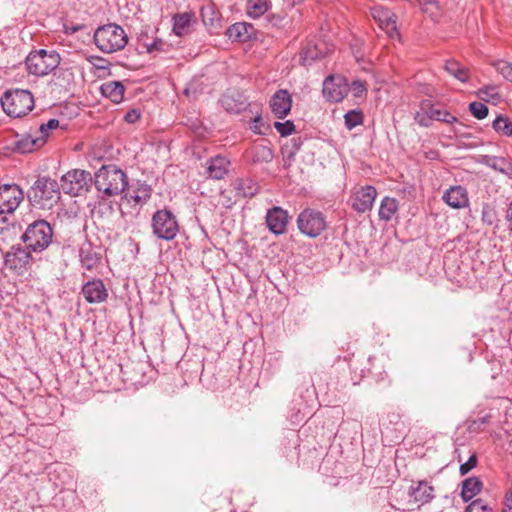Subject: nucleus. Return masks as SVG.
<instances>
[{"label": "nucleus", "instance_id": "obj_57", "mask_svg": "<svg viewBox=\"0 0 512 512\" xmlns=\"http://www.w3.org/2000/svg\"><path fill=\"white\" fill-rule=\"evenodd\" d=\"M408 2L410 3H419V4H422V1L423 0H407Z\"/></svg>", "mask_w": 512, "mask_h": 512}, {"label": "nucleus", "instance_id": "obj_12", "mask_svg": "<svg viewBox=\"0 0 512 512\" xmlns=\"http://www.w3.org/2000/svg\"><path fill=\"white\" fill-rule=\"evenodd\" d=\"M349 91V85L342 76H329L323 82V95L330 102L342 101Z\"/></svg>", "mask_w": 512, "mask_h": 512}, {"label": "nucleus", "instance_id": "obj_5", "mask_svg": "<svg viewBox=\"0 0 512 512\" xmlns=\"http://www.w3.org/2000/svg\"><path fill=\"white\" fill-rule=\"evenodd\" d=\"M60 62L61 57L55 50L38 49L27 55L25 66L29 74L46 76L55 70Z\"/></svg>", "mask_w": 512, "mask_h": 512}, {"label": "nucleus", "instance_id": "obj_38", "mask_svg": "<svg viewBox=\"0 0 512 512\" xmlns=\"http://www.w3.org/2000/svg\"><path fill=\"white\" fill-rule=\"evenodd\" d=\"M345 126L351 130L356 126L362 124L363 114L360 110H351L344 115Z\"/></svg>", "mask_w": 512, "mask_h": 512}, {"label": "nucleus", "instance_id": "obj_9", "mask_svg": "<svg viewBox=\"0 0 512 512\" xmlns=\"http://www.w3.org/2000/svg\"><path fill=\"white\" fill-rule=\"evenodd\" d=\"M92 182L91 174L85 170L74 169L61 177L60 189L71 196H79L88 190Z\"/></svg>", "mask_w": 512, "mask_h": 512}, {"label": "nucleus", "instance_id": "obj_15", "mask_svg": "<svg viewBox=\"0 0 512 512\" xmlns=\"http://www.w3.org/2000/svg\"><path fill=\"white\" fill-rule=\"evenodd\" d=\"M272 113L279 119H284L292 107V97L285 89L276 91L270 99Z\"/></svg>", "mask_w": 512, "mask_h": 512}, {"label": "nucleus", "instance_id": "obj_37", "mask_svg": "<svg viewBox=\"0 0 512 512\" xmlns=\"http://www.w3.org/2000/svg\"><path fill=\"white\" fill-rule=\"evenodd\" d=\"M492 127L498 133H501L505 136H512V124L509 119L504 116H497V118L492 123Z\"/></svg>", "mask_w": 512, "mask_h": 512}, {"label": "nucleus", "instance_id": "obj_44", "mask_svg": "<svg viewBox=\"0 0 512 512\" xmlns=\"http://www.w3.org/2000/svg\"><path fill=\"white\" fill-rule=\"evenodd\" d=\"M477 465V457L476 455H471L469 457V459L461 464L460 466V474L461 475H466L468 472H470L473 468H475Z\"/></svg>", "mask_w": 512, "mask_h": 512}, {"label": "nucleus", "instance_id": "obj_11", "mask_svg": "<svg viewBox=\"0 0 512 512\" xmlns=\"http://www.w3.org/2000/svg\"><path fill=\"white\" fill-rule=\"evenodd\" d=\"M24 198L23 191L16 184L0 186V213H12Z\"/></svg>", "mask_w": 512, "mask_h": 512}, {"label": "nucleus", "instance_id": "obj_55", "mask_svg": "<svg viewBox=\"0 0 512 512\" xmlns=\"http://www.w3.org/2000/svg\"><path fill=\"white\" fill-rule=\"evenodd\" d=\"M506 220L508 222L509 229L512 231V202L506 211Z\"/></svg>", "mask_w": 512, "mask_h": 512}, {"label": "nucleus", "instance_id": "obj_1", "mask_svg": "<svg viewBox=\"0 0 512 512\" xmlns=\"http://www.w3.org/2000/svg\"><path fill=\"white\" fill-rule=\"evenodd\" d=\"M94 185L104 197H113L125 192L128 177L116 165H103L94 175Z\"/></svg>", "mask_w": 512, "mask_h": 512}, {"label": "nucleus", "instance_id": "obj_49", "mask_svg": "<svg viewBox=\"0 0 512 512\" xmlns=\"http://www.w3.org/2000/svg\"><path fill=\"white\" fill-rule=\"evenodd\" d=\"M415 120L417 121L418 124H420L421 126H425L427 127L429 125V122L432 120V119H429L427 114L425 113V111H422V112H418L415 116Z\"/></svg>", "mask_w": 512, "mask_h": 512}, {"label": "nucleus", "instance_id": "obj_20", "mask_svg": "<svg viewBox=\"0 0 512 512\" xmlns=\"http://www.w3.org/2000/svg\"><path fill=\"white\" fill-rule=\"evenodd\" d=\"M433 487L425 481H419L411 485L409 496L419 506L428 503L433 498Z\"/></svg>", "mask_w": 512, "mask_h": 512}, {"label": "nucleus", "instance_id": "obj_50", "mask_svg": "<svg viewBox=\"0 0 512 512\" xmlns=\"http://www.w3.org/2000/svg\"><path fill=\"white\" fill-rule=\"evenodd\" d=\"M482 220L491 225L493 223V210L488 207L483 208Z\"/></svg>", "mask_w": 512, "mask_h": 512}, {"label": "nucleus", "instance_id": "obj_58", "mask_svg": "<svg viewBox=\"0 0 512 512\" xmlns=\"http://www.w3.org/2000/svg\"><path fill=\"white\" fill-rule=\"evenodd\" d=\"M190 89H191L190 87L185 88L184 93H185L186 95H188V94H189V92H190Z\"/></svg>", "mask_w": 512, "mask_h": 512}, {"label": "nucleus", "instance_id": "obj_2", "mask_svg": "<svg viewBox=\"0 0 512 512\" xmlns=\"http://www.w3.org/2000/svg\"><path fill=\"white\" fill-rule=\"evenodd\" d=\"M94 43L101 52L111 54L125 48L128 35L120 25L110 23L95 30Z\"/></svg>", "mask_w": 512, "mask_h": 512}, {"label": "nucleus", "instance_id": "obj_31", "mask_svg": "<svg viewBox=\"0 0 512 512\" xmlns=\"http://www.w3.org/2000/svg\"><path fill=\"white\" fill-rule=\"evenodd\" d=\"M476 95L484 102H491L494 105L501 101V94L497 85H485L477 90Z\"/></svg>", "mask_w": 512, "mask_h": 512}, {"label": "nucleus", "instance_id": "obj_8", "mask_svg": "<svg viewBox=\"0 0 512 512\" xmlns=\"http://www.w3.org/2000/svg\"><path fill=\"white\" fill-rule=\"evenodd\" d=\"M297 226L301 233L315 238L326 229L327 222L322 212L307 208L298 215Z\"/></svg>", "mask_w": 512, "mask_h": 512}, {"label": "nucleus", "instance_id": "obj_22", "mask_svg": "<svg viewBox=\"0 0 512 512\" xmlns=\"http://www.w3.org/2000/svg\"><path fill=\"white\" fill-rule=\"evenodd\" d=\"M151 196V189L146 184H138L134 189H128L123 196V199L128 203H133L135 206H143Z\"/></svg>", "mask_w": 512, "mask_h": 512}, {"label": "nucleus", "instance_id": "obj_4", "mask_svg": "<svg viewBox=\"0 0 512 512\" xmlns=\"http://www.w3.org/2000/svg\"><path fill=\"white\" fill-rule=\"evenodd\" d=\"M0 102L5 113L14 118L25 116L34 107L32 93L24 89L6 91L1 97Z\"/></svg>", "mask_w": 512, "mask_h": 512}, {"label": "nucleus", "instance_id": "obj_45", "mask_svg": "<svg viewBox=\"0 0 512 512\" xmlns=\"http://www.w3.org/2000/svg\"><path fill=\"white\" fill-rule=\"evenodd\" d=\"M349 90L355 97H361L366 92V87L363 82L357 80L351 83Z\"/></svg>", "mask_w": 512, "mask_h": 512}, {"label": "nucleus", "instance_id": "obj_30", "mask_svg": "<svg viewBox=\"0 0 512 512\" xmlns=\"http://www.w3.org/2000/svg\"><path fill=\"white\" fill-rule=\"evenodd\" d=\"M236 194L241 197H252L258 192V185L251 179H237L234 183Z\"/></svg>", "mask_w": 512, "mask_h": 512}, {"label": "nucleus", "instance_id": "obj_25", "mask_svg": "<svg viewBox=\"0 0 512 512\" xmlns=\"http://www.w3.org/2000/svg\"><path fill=\"white\" fill-rule=\"evenodd\" d=\"M421 111H425L429 119L445 122L448 124H453L458 122V119L453 116L447 110H442L430 103H423L421 106Z\"/></svg>", "mask_w": 512, "mask_h": 512}, {"label": "nucleus", "instance_id": "obj_46", "mask_svg": "<svg viewBox=\"0 0 512 512\" xmlns=\"http://www.w3.org/2000/svg\"><path fill=\"white\" fill-rule=\"evenodd\" d=\"M140 116H141V112L139 109H131L125 114L124 120L127 123L133 124L140 119Z\"/></svg>", "mask_w": 512, "mask_h": 512}, {"label": "nucleus", "instance_id": "obj_34", "mask_svg": "<svg viewBox=\"0 0 512 512\" xmlns=\"http://www.w3.org/2000/svg\"><path fill=\"white\" fill-rule=\"evenodd\" d=\"M325 52L318 45L308 44L301 52L303 65H309L312 61L324 56Z\"/></svg>", "mask_w": 512, "mask_h": 512}, {"label": "nucleus", "instance_id": "obj_32", "mask_svg": "<svg viewBox=\"0 0 512 512\" xmlns=\"http://www.w3.org/2000/svg\"><path fill=\"white\" fill-rule=\"evenodd\" d=\"M444 69L447 73H449L451 76H453L462 83H466L469 80L468 69L461 66L455 60H447L444 65Z\"/></svg>", "mask_w": 512, "mask_h": 512}, {"label": "nucleus", "instance_id": "obj_6", "mask_svg": "<svg viewBox=\"0 0 512 512\" xmlns=\"http://www.w3.org/2000/svg\"><path fill=\"white\" fill-rule=\"evenodd\" d=\"M53 230L45 220H37L31 223L22 235V240L27 249L34 252H42L52 242Z\"/></svg>", "mask_w": 512, "mask_h": 512}, {"label": "nucleus", "instance_id": "obj_18", "mask_svg": "<svg viewBox=\"0 0 512 512\" xmlns=\"http://www.w3.org/2000/svg\"><path fill=\"white\" fill-rule=\"evenodd\" d=\"M44 145L43 137H38L34 132L16 135L14 150L18 153H31Z\"/></svg>", "mask_w": 512, "mask_h": 512}, {"label": "nucleus", "instance_id": "obj_53", "mask_svg": "<svg viewBox=\"0 0 512 512\" xmlns=\"http://www.w3.org/2000/svg\"><path fill=\"white\" fill-rule=\"evenodd\" d=\"M162 45V42L159 40H155L153 41L152 43L150 44H146V49H147V52L151 53L155 50H158L159 49V46Z\"/></svg>", "mask_w": 512, "mask_h": 512}, {"label": "nucleus", "instance_id": "obj_54", "mask_svg": "<svg viewBox=\"0 0 512 512\" xmlns=\"http://www.w3.org/2000/svg\"><path fill=\"white\" fill-rule=\"evenodd\" d=\"M49 131H52L59 127V121L57 119H50L47 123H43Z\"/></svg>", "mask_w": 512, "mask_h": 512}, {"label": "nucleus", "instance_id": "obj_42", "mask_svg": "<svg viewBox=\"0 0 512 512\" xmlns=\"http://www.w3.org/2000/svg\"><path fill=\"white\" fill-rule=\"evenodd\" d=\"M274 128L283 137L291 135L295 130V125L292 121L275 122Z\"/></svg>", "mask_w": 512, "mask_h": 512}, {"label": "nucleus", "instance_id": "obj_28", "mask_svg": "<svg viewBox=\"0 0 512 512\" xmlns=\"http://www.w3.org/2000/svg\"><path fill=\"white\" fill-rule=\"evenodd\" d=\"M399 208L398 201L392 197H384L379 207V218L383 221H390L397 213Z\"/></svg>", "mask_w": 512, "mask_h": 512}, {"label": "nucleus", "instance_id": "obj_29", "mask_svg": "<svg viewBox=\"0 0 512 512\" xmlns=\"http://www.w3.org/2000/svg\"><path fill=\"white\" fill-rule=\"evenodd\" d=\"M482 489V482L478 477H469L462 483L461 496L465 502L470 501Z\"/></svg>", "mask_w": 512, "mask_h": 512}, {"label": "nucleus", "instance_id": "obj_39", "mask_svg": "<svg viewBox=\"0 0 512 512\" xmlns=\"http://www.w3.org/2000/svg\"><path fill=\"white\" fill-rule=\"evenodd\" d=\"M492 66L505 80L512 82V63L505 60H497L492 63Z\"/></svg>", "mask_w": 512, "mask_h": 512}, {"label": "nucleus", "instance_id": "obj_56", "mask_svg": "<svg viewBox=\"0 0 512 512\" xmlns=\"http://www.w3.org/2000/svg\"><path fill=\"white\" fill-rule=\"evenodd\" d=\"M293 143H294V146L296 147V149H299L301 144H302V141H301V138H293L292 139Z\"/></svg>", "mask_w": 512, "mask_h": 512}, {"label": "nucleus", "instance_id": "obj_7", "mask_svg": "<svg viewBox=\"0 0 512 512\" xmlns=\"http://www.w3.org/2000/svg\"><path fill=\"white\" fill-rule=\"evenodd\" d=\"M153 234L162 240H173L178 232L179 225L175 215L166 209L158 210L152 217Z\"/></svg>", "mask_w": 512, "mask_h": 512}, {"label": "nucleus", "instance_id": "obj_40", "mask_svg": "<svg viewBox=\"0 0 512 512\" xmlns=\"http://www.w3.org/2000/svg\"><path fill=\"white\" fill-rule=\"evenodd\" d=\"M273 159V151L266 146H256L254 148L253 161L270 162Z\"/></svg>", "mask_w": 512, "mask_h": 512}, {"label": "nucleus", "instance_id": "obj_17", "mask_svg": "<svg viewBox=\"0 0 512 512\" xmlns=\"http://www.w3.org/2000/svg\"><path fill=\"white\" fill-rule=\"evenodd\" d=\"M82 294L88 303H101L106 300L108 296L107 289L100 279L88 281L82 287Z\"/></svg>", "mask_w": 512, "mask_h": 512}, {"label": "nucleus", "instance_id": "obj_27", "mask_svg": "<svg viewBox=\"0 0 512 512\" xmlns=\"http://www.w3.org/2000/svg\"><path fill=\"white\" fill-rule=\"evenodd\" d=\"M101 93L104 97L110 99L114 103L122 101L124 96V86L119 81H109L101 85Z\"/></svg>", "mask_w": 512, "mask_h": 512}, {"label": "nucleus", "instance_id": "obj_23", "mask_svg": "<svg viewBox=\"0 0 512 512\" xmlns=\"http://www.w3.org/2000/svg\"><path fill=\"white\" fill-rule=\"evenodd\" d=\"M480 163L504 174L508 178H512V164L504 157L484 155Z\"/></svg>", "mask_w": 512, "mask_h": 512}, {"label": "nucleus", "instance_id": "obj_14", "mask_svg": "<svg viewBox=\"0 0 512 512\" xmlns=\"http://www.w3.org/2000/svg\"><path fill=\"white\" fill-rule=\"evenodd\" d=\"M373 19L378 23L379 27L384 30L390 38L399 36L396 26V16L389 9L376 6L371 9Z\"/></svg>", "mask_w": 512, "mask_h": 512}, {"label": "nucleus", "instance_id": "obj_35", "mask_svg": "<svg viewBox=\"0 0 512 512\" xmlns=\"http://www.w3.org/2000/svg\"><path fill=\"white\" fill-rule=\"evenodd\" d=\"M269 8L268 0H248L247 13L252 18H259Z\"/></svg>", "mask_w": 512, "mask_h": 512}, {"label": "nucleus", "instance_id": "obj_13", "mask_svg": "<svg viewBox=\"0 0 512 512\" xmlns=\"http://www.w3.org/2000/svg\"><path fill=\"white\" fill-rule=\"evenodd\" d=\"M377 196L376 189L371 185L356 188L351 195L352 208L358 213L370 211Z\"/></svg>", "mask_w": 512, "mask_h": 512}, {"label": "nucleus", "instance_id": "obj_36", "mask_svg": "<svg viewBox=\"0 0 512 512\" xmlns=\"http://www.w3.org/2000/svg\"><path fill=\"white\" fill-rule=\"evenodd\" d=\"M97 215L103 220V222L107 225L112 224V218L115 215V210L112 203L108 202H100L96 211Z\"/></svg>", "mask_w": 512, "mask_h": 512}, {"label": "nucleus", "instance_id": "obj_51", "mask_svg": "<svg viewBox=\"0 0 512 512\" xmlns=\"http://www.w3.org/2000/svg\"><path fill=\"white\" fill-rule=\"evenodd\" d=\"M263 124V121H262V118L261 116H256L254 119H253V123H252V126H251V129L255 132V133H259L261 134L262 131H261V126Z\"/></svg>", "mask_w": 512, "mask_h": 512}, {"label": "nucleus", "instance_id": "obj_41", "mask_svg": "<svg viewBox=\"0 0 512 512\" xmlns=\"http://www.w3.org/2000/svg\"><path fill=\"white\" fill-rule=\"evenodd\" d=\"M469 110L479 120L484 119L489 112L488 107L484 103L476 101L469 104Z\"/></svg>", "mask_w": 512, "mask_h": 512}, {"label": "nucleus", "instance_id": "obj_26", "mask_svg": "<svg viewBox=\"0 0 512 512\" xmlns=\"http://www.w3.org/2000/svg\"><path fill=\"white\" fill-rule=\"evenodd\" d=\"M229 161L222 156H216L208 162L207 173L210 178L220 180L228 171Z\"/></svg>", "mask_w": 512, "mask_h": 512}, {"label": "nucleus", "instance_id": "obj_19", "mask_svg": "<svg viewBox=\"0 0 512 512\" xmlns=\"http://www.w3.org/2000/svg\"><path fill=\"white\" fill-rule=\"evenodd\" d=\"M444 202L454 209L465 208L469 204L467 191L462 186H452L443 194Z\"/></svg>", "mask_w": 512, "mask_h": 512}, {"label": "nucleus", "instance_id": "obj_33", "mask_svg": "<svg viewBox=\"0 0 512 512\" xmlns=\"http://www.w3.org/2000/svg\"><path fill=\"white\" fill-rule=\"evenodd\" d=\"M99 256L93 251L90 245L82 246L80 249V261L82 267L87 270H92L99 263Z\"/></svg>", "mask_w": 512, "mask_h": 512}, {"label": "nucleus", "instance_id": "obj_3", "mask_svg": "<svg viewBox=\"0 0 512 512\" xmlns=\"http://www.w3.org/2000/svg\"><path fill=\"white\" fill-rule=\"evenodd\" d=\"M60 191L56 180L39 177L30 188L28 197L33 205L41 209H51L60 200Z\"/></svg>", "mask_w": 512, "mask_h": 512}, {"label": "nucleus", "instance_id": "obj_16", "mask_svg": "<svg viewBox=\"0 0 512 512\" xmlns=\"http://www.w3.org/2000/svg\"><path fill=\"white\" fill-rule=\"evenodd\" d=\"M266 224L269 230L275 235L285 233L288 224L287 212L280 207L269 209L266 215Z\"/></svg>", "mask_w": 512, "mask_h": 512}, {"label": "nucleus", "instance_id": "obj_10", "mask_svg": "<svg viewBox=\"0 0 512 512\" xmlns=\"http://www.w3.org/2000/svg\"><path fill=\"white\" fill-rule=\"evenodd\" d=\"M29 249L21 246H12L11 249L4 256V263L6 268L21 275L29 268L32 257Z\"/></svg>", "mask_w": 512, "mask_h": 512}, {"label": "nucleus", "instance_id": "obj_60", "mask_svg": "<svg viewBox=\"0 0 512 512\" xmlns=\"http://www.w3.org/2000/svg\"><path fill=\"white\" fill-rule=\"evenodd\" d=\"M99 68H106V66L102 65V63H99Z\"/></svg>", "mask_w": 512, "mask_h": 512}, {"label": "nucleus", "instance_id": "obj_52", "mask_svg": "<svg viewBox=\"0 0 512 512\" xmlns=\"http://www.w3.org/2000/svg\"><path fill=\"white\" fill-rule=\"evenodd\" d=\"M34 133L38 136V137H43V140H44V144L46 143V140L49 136V133L50 131L44 126V125H40L39 128L34 131Z\"/></svg>", "mask_w": 512, "mask_h": 512}, {"label": "nucleus", "instance_id": "obj_59", "mask_svg": "<svg viewBox=\"0 0 512 512\" xmlns=\"http://www.w3.org/2000/svg\"><path fill=\"white\" fill-rule=\"evenodd\" d=\"M425 5L436 6V2H428V3H425Z\"/></svg>", "mask_w": 512, "mask_h": 512}, {"label": "nucleus", "instance_id": "obj_21", "mask_svg": "<svg viewBox=\"0 0 512 512\" xmlns=\"http://www.w3.org/2000/svg\"><path fill=\"white\" fill-rule=\"evenodd\" d=\"M194 20L195 15L192 12L175 14L172 18L173 32L180 37L190 34Z\"/></svg>", "mask_w": 512, "mask_h": 512}, {"label": "nucleus", "instance_id": "obj_61", "mask_svg": "<svg viewBox=\"0 0 512 512\" xmlns=\"http://www.w3.org/2000/svg\"><path fill=\"white\" fill-rule=\"evenodd\" d=\"M99 68H106V66L102 65V63H99Z\"/></svg>", "mask_w": 512, "mask_h": 512}, {"label": "nucleus", "instance_id": "obj_48", "mask_svg": "<svg viewBox=\"0 0 512 512\" xmlns=\"http://www.w3.org/2000/svg\"><path fill=\"white\" fill-rule=\"evenodd\" d=\"M231 102H232V99H231L229 96H225V97L222 99V105H223V107H224L228 112H231V113H238V112L241 110V107L234 108V107H232Z\"/></svg>", "mask_w": 512, "mask_h": 512}, {"label": "nucleus", "instance_id": "obj_47", "mask_svg": "<svg viewBox=\"0 0 512 512\" xmlns=\"http://www.w3.org/2000/svg\"><path fill=\"white\" fill-rule=\"evenodd\" d=\"M502 512H512V486L505 494Z\"/></svg>", "mask_w": 512, "mask_h": 512}, {"label": "nucleus", "instance_id": "obj_24", "mask_svg": "<svg viewBox=\"0 0 512 512\" xmlns=\"http://www.w3.org/2000/svg\"><path fill=\"white\" fill-rule=\"evenodd\" d=\"M253 32V26L245 22H237L229 26L226 30V36L237 42H245L250 39Z\"/></svg>", "mask_w": 512, "mask_h": 512}, {"label": "nucleus", "instance_id": "obj_43", "mask_svg": "<svg viewBox=\"0 0 512 512\" xmlns=\"http://www.w3.org/2000/svg\"><path fill=\"white\" fill-rule=\"evenodd\" d=\"M491 508L482 499L472 501L466 508V512H491Z\"/></svg>", "mask_w": 512, "mask_h": 512}]
</instances>
